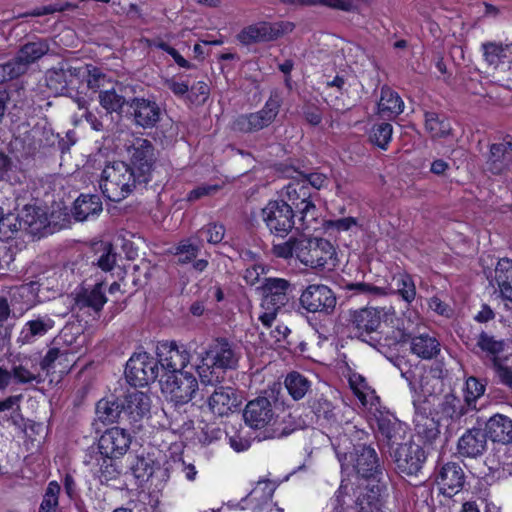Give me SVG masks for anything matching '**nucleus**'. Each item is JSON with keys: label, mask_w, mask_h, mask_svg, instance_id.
<instances>
[{"label": "nucleus", "mask_w": 512, "mask_h": 512, "mask_svg": "<svg viewBox=\"0 0 512 512\" xmlns=\"http://www.w3.org/2000/svg\"><path fill=\"white\" fill-rule=\"evenodd\" d=\"M436 482L442 487L444 494L452 495L463 488L465 474L458 463L448 462L439 469Z\"/></svg>", "instance_id": "7c9ffc66"}, {"label": "nucleus", "mask_w": 512, "mask_h": 512, "mask_svg": "<svg viewBox=\"0 0 512 512\" xmlns=\"http://www.w3.org/2000/svg\"><path fill=\"white\" fill-rule=\"evenodd\" d=\"M509 45H503L496 42H486L482 44L483 55L486 62L490 65H498L506 58V50Z\"/></svg>", "instance_id": "5fc2aeb1"}, {"label": "nucleus", "mask_w": 512, "mask_h": 512, "mask_svg": "<svg viewBox=\"0 0 512 512\" xmlns=\"http://www.w3.org/2000/svg\"><path fill=\"white\" fill-rule=\"evenodd\" d=\"M106 302L103 282L96 283L92 288H82L75 298V305L80 310L89 309L96 315H99Z\"/></svg>", "instance_id": "473e14b6"}, {"label": "nucleus", "mask_w": 512, "mask_h": 512, "mask_svg": "<svg viewBox=\"0 0 512 512\" xmlns=\"http://www.w3.org/2000/svg\"><path fill=\"white\" fill-rule=\"evenodd\" d=\"M159 375V363L149 353H134L126 363L125 377L134 387H143L154 382Z\"/></svg>", "instance_id": "f8f14e48"}, {"label": "nucleus", "mask_w": 512, "mask_h": 512, "mask_svg": "<svg viewBox=\"0 0 512 512\" xmlns=\"http://www.w3.org/2000/svg\"><path fill=\"white\" fill-rule=\"evenodd\" d=\"M415 433L425 444L432 445L440 437V424L426 415H417L414 419Z\"/></svg>", "instance_id": "58836bf2"}, {"label": "nucleus", "mask_w": 512, "mask_h": 512, "mask_svg": "<svg viewBox=\"0 0 512 512\" xmlns=\"http://www.w3.org/2000/svg\"><path fill=\"white\" fill-rule=\"evenodd\" d=\"M200 252V246L193 244L190 240H183L175 247L176 263L185 265L196 259Z\"/></svg>", "instance_id": "603ef678"}, {"label": "nucleus", "mask_w": 512, "mask_h": 512, "mask_svg": "<svg viewBox=\"0 0 512 512\" xmlns=\"http://www.w3.org/2000/svg\"><path fill=\"white\" fill-rule=\"evenodd\" d=\"M378 405H374L373 409L369 411L376 420L379 433L386 439L389 450H391L394 445H399L403 439L404 424L393 414L381 411Z\"/></svg>", "instance_id": "5701e85b"}, {"label": "nucleus", "mask_w": 512, "mask_h": 512, "mask_svg": "<svg viewBox=\"0 0 512 512\" xmlns=\"http://www.w3.org/2000/svg\"><path fill=\"white\" fill-rule=\"evenodd\" d=\"M393 127L391 124L382 122L373 125L370 133V141L379 148L386 150L392 138Z\"/></svg>", "instance_id": "3c124183"}, {"label": "nucleus", "mask_w": 512, "mask_h": 512, "mask_svg": "<svg viewBox=\"0 0 512 512\" xmlns=\"http://www.w3.org/2000/svg\"><path fill=\"white\" fill-rule=\"evenodd\" d=\"M404 103L397 92L390 87L381 88V97L378 102V113L383 118H394L403 112Z\"/></svg>", "instance_id": "e433bc0d"}, {"label": "nucleus", "mask_w": 512, "mask_h": 512, "mask_svg": "<svg viewBox=\"0 0 512 512\" xmlns=\"http://www.w3.org/2000/svg\"><path fill=\"white\" fill-rule=\"evenodd\" d=\"M189 99L191 102L204 103L209 96L210 89L206 82L199 81L189 88Z\"/></svg>", "instance_id": "0e129e2a"}, {"label": "nucleus", "mask_w": 512, "mask_h": 512, "mask_svg": "<svg viewBox=\"0 0 512 512\" xmlns=\"http://www.w3.org/2000/svg\"><path fill=\"white\" fill-rule=\"evenodd\" d=\"M50 50V45L47 39L38 38L35 41H30L22 45L13 58L14 62L20 68L21 74H25L29 66L38 61Z\"/></svg>", "instance_id": "c756f323"}, {"label": "nucleus", "mask_w": 512, "mask_h": 512, "mask_svg": "<svg viewBox=\"0 0 512 512\" xmlns=\"http://www.w3.org/2000/svg\"><path fill=\"white\" fill-rule=\"evenodd\" d=\"M196 371L204 385H217L227 370L236 369L240 354L225 338H218L199 354Z\"/></svg>", "instance_id": "f03ea898"}, {"label": "nucleus", "mask_w": 512, "mask_h": 512, "mask_svg": "<svg viewBox=\"0 0 512 512\" xmlns=\"http://www.w3.org/2000/svg\"><path fill=\"white\" fill-rule=\"evenodd\" d=\"M356 508L344 507L343 512H379L381 493L378 485L357 487L353 492Z\"/></svg>", "instance_id": "c85d7f7f"}, {"label": "nucleus", "mask_w": 512, "mask_h": 512, "mask_svg": "<svg viewBox=\"0 0 512 512\" xmlns=\"http://www.w3.org/2000/svg\"><path fill=\"white\" fill-rule=\"evenodd\" d=\"M131 444L130 434L125 429L113 427L106 430L98 441L99 452L102 456L120 457L124 455Z\"/></svg>", "instance_id": "b1692460"}, {"label": "nucleus", "mask_w": 512, "mask_h": 512, "mask_svg": "<svg viewBox=\"0 0 512 512\" xmlns=\"http://www.w3.org/2000/svg\"><path fill=\"white\" fill-rule=\"evenodd\" d=\"M287 205L298 216L300 227L297 229H310L317 220V209L311 200V192L305 181H293L286 186Z\"/></svg>", "instance_id": "0eeeda50"}, {"label": "nucleus", "mask_w": 512, "mask_h": 512, "mask_svg": "<svg viewBox=\"0 0 512 512\" xmlns=\"http://www.w3.org/2000/svg\"><path fill=\"white\" fill-rule=\"evenodd\" d=\"M468 406L454 394H447L442 403V412L451 419H460L468 411Z\"/></svg>", "instance_id": "8fccbe9b"}, {"label": "nucleus", "mask_w": 512, "mask_h": 512, "mask_svg": "<svg viewBox=\"0 0 512 512\" xmlns=\"http://www.w3.org/2000/svg\"><path fill=\"white\" fill-rule=\"evenodd\" d=\"M133 92V87L123 85L117 88L100 91L98 96L99 104L109 114L117 113L119 116L125 115Z\"/></svg>", "instance_id": "393cba45"}, {"label": "nucleus", "mask_w": 512, "mask_h": 512, "mask_svg": "<svg viewBox=\"0 0 512 512\" xmlns=\"http://www.w3.org/2000/svg\"><path fill=\"white\" fill-rule=\"evenodd\" d=\"M161 116L162 109L153 97L145 98L133 92L125 117L131 119L135 126L143 129L154 128L161 120Z\"/></svg>", "instance_id": "4468645a"}, {"label": "nucleus", "mask_w": 512, "mask_h": 512, "mask_svg": "<svg viewBox=\"0 0 512 512\" xmlns=\"http://www.w3.org/2000/svg\"><path fill=\"white\" fill-rule=\"evenodd\" d=\"M301 307L309 313L330 315L337 304L335 293L324 284L308 285L300 295Z\"/></svg>", "instance_id": "dca6fc26"}, {"label": "nucleus", "mask_w": 512, "mask_h": 512, "mask_svg": "<svg viewBox=\"0 0 512 512\" xmlns=\"http://www.w3.org/2000/svg\"><path fill=\"white\" fill-rule=\"evenodd\" d=\"M163 377L161 390L175 405L187 404L198 390L197 379L191 373L164 374Z\"/></svg>", "instance_id": "2eb2a0df"}, {"label": "nucleus", "mask_w": 512, "mask_h": 512, "mask_svg": "<svg viewBox=\"0 0 512 512\" xmlns=\"http://www.w3.org/2000/svg\"><path fill=\"white\" fill-rule=\"evenodd\" d=\"M225 232L226 230L223 224L212 222L198 230L197 236H204L210 244H219L223 240Z\"/></svg>", "instance_id": "13d9d810"}, {"label": "nucleus", "mask_w": 512, "mask_h": 512, "mask_svg": "<svg viewBox=\"0 0 512 512\" xmlns=\"http://www.w3.org/2000/svg\"><path fill=\"white\" fill-rule=\"evenodd\" d=\"M512 161L510 153L506 150L505 144L495 143L490 146L487 159V169L494 175L504 173Z\"/></svg>", "instance_id": "ea45409f"}, {"label": "nucleus", "mask_w": 512, "mask_h": 512, "mask_svg": "<svg viewBox=\"0 0 512 512\" xmlns=\"http://www.w3.org/2000/svg\"><path fill=\"white\" fill-rule=\"evenodd\" d=\"M281 103V97L277 93L271 94L261 110L237 116L231 124L232 130L240 133H255L267 128L279 114Z\"/></svg>", "instance_id": "6e6552de"}, {"label": "nucleus", "mask_w": 512, "mask_h": 512, "mask_svg": "<svg viewBox=\"0 0 512 512\" xmlns=\"http://www.w3.org/2000/svg\"><path fill=\"white\" fill-rule=\"evenodd\" d=\"M114 457L103 456L100 468L98 471V478L102 484H107L111 480H115L119 475L120 471L115 464Z\"/></svg>", "instance_id": "bf43d9fd"}, {"label": "nucleus", "mask_w": 512, "mask_h": 512, "mask_svg": "<svg viewBox=\"0 0 512 512\" xmlns=\"http://www.w3.org/2000/svg\"><path fill=\"white\" fill-rule=\"evenodd\" d=\"M81 65L75 66L71 62H61L58 66L47 70L45 74L46 86L55 94L72 95L84 93V74Z\"/></svg>", "instance_id": "39448f33"}, {"label": "nucleus", "mask_w": 512, "mask_h": 512, "mask_svg": "<svg viewBox=\"0 0 512 512\" xmlns=\"http://www.w3.org/2000/svg\"><path fill=\"white\" fill-rule=\"evenodd\" d=\"M349 384L354 394L365 408L372 410L374 405L379 404V397L375 395L374 391L370 390L363 376L353 374L349 378Z\"/></svg>", "instance_id": "a19ab883"}, {"label": "nucleus", "mask_w": 512, "mask_h": 512, "mask_svg": "<svg viewBox=\"0 0 512 512\" xmlns=\"http://www.w3.org/2000/svg\"><path fill=\"white\" fill-rule=\"evenodd\" d=\"M298 174L300 176L299 181H305L306 186L310 185L316 190L321 189L327 183V177L323 173L312 172L304 174L303 172H299Z\"/></svg>", "instance_id": "338daca9"}, {"label": "nucleus", "mask_w": 512, "mask_h": 512, "mask_svg": "<svg viewBox=\"0 0 512 512\" xmlns=\"http://www.w3.org/2000/svg\"><path fill=\"white\" fill-rule=\"evenodd\" d=\"M424 116L425 129L432 138H445L451 134V123L446 116L432 111H426Z\"/></svg>", "instance_id": "37998d69"}, {"label": "nucleus", "mask_w": 512, "mask_h": 512, "mask_svg": "<svg viewBox=\"0 0 512 512\" xmlns=\"http://www.w3.org/2000/svg\"><path fill=\"white\" fill-rule=\"evenodd\" d=\"M69 355L71 354L69 353L67 348H50L40 362L41 369L49 371L50 369L55 367L56 361H59V363H61L62 361H68Z\"/></svg>", "instance_id": "052dcab7"}, {"label": "nucleus", "mask_w": 512, "mask_h": 512, "mask_svg": "<svg viewBox=\"0 0 512 512\" xmlns=\"http://www.w3.org/2000/svg\"><path fill=\"white\" fill-rule=\"evenodd\" d=\"M20 222L17 214L5 212L0 206V240H9L15 238L20 232Z\"/></svg>", "instance_id": "de8ad7c7"}, {"label": "nucleus", "mask_w": 512, "mask_h": 512, "mask_svg": "<svg viewBox=\"0 0 512 512\" xmlns=\"http://www.w3.org/2000/svg\"><path fill=\"white\" fill-rule=\"evenodd\" d=\"M20 222V232H25L32 236L43 237L52 234L54 229L48 219L47 212L35 205H25L17 213Z\"/></svg>", "instance_id": "aec40b11"}, {"label": "nucleus", "mask_w": 512, "mask_h": 512, "mask_svg": "<svg viewBox=\"0 0 512 512\" xmlns=\"http://www.w3.org/2000/svg\"><path fill=\"white\" fill-rule=\"evenodd\" d=\"M81 70L85 71L84 89L87 88L88 90L97 92L100 88L105 86L107 76L100 68L90 64H85L81 65Z\"/></svg>", "instance_id": "09e8293b"}, {"label": "nucleus", "mask_w": 512, "mask_h": 512, "mask_svg": "<svg viewBox=\"0 0 512 512\" xmlns=\"http://www.w3.org/2000/svg\"><path fill=\"white\" fill-rule=\"evenodd\" d=\"M389 453L398 472L407 476H418L427 459L425 449L412 441L400 443Z\"/></svg>", "instance_id": "ddd939ff"}, {"label": "nucleus", "mask_w": 512, "mask_h": 512, "mask_svg": "<svg viewBox=\"0 0 512 512\" xmlns=\"http://www.w3.org/2000/svg\"><path fill=\"white\" fill-rule=\"evenodd\" d=\"M138 174L125 162L108 164L102 171L100 188L103 195L113 202H120L139 185Z\"/></svg>", "instance_id": "20e7f679"}, {"label": "nucleus", "mask_w": 512, "mask_h": 512, "mask_svg": "<svg viewBox=\"0 0 512 512\" xmlns=\"http://www.w3.org/2000/svg\"><path fill=\"white\" fill-rule=\"evenodd\" d=\"M123 404V416L129 424L138 423L150 410V399L141 391H134L121 399Z\"/></svg>", "instance_id": "2f4dec72"}, {"label": "nucleus", "mask_w": 512, "mask_h": 512, "mask_svg": "<svg viewBox=\"0 0 512 512\" xmlns=\"http://www.w3.org/2000/svg\"><path fill=\"white\" fill-rule=\"evenodd\" d=\"M344 507L356 508V504L353 503V496L347 492L346 485H340L339 489L335 494V512H343Z\"/></svg>", "instance_id": "e2e57ef3"}, {"label": "nucleus", "mask_w": 512, "mask_h": 512, "mask_svg": "<svg viewBox=\"0 0 512 512\" xmlns=\"http://www.w3.org/2000/svg\"><path fill=\"white\" fill-rule=\"evenodd\" d=\"M476 347L486 353L493 364L494 360L499 361L498 355L504 351L505 343L503 340H496L487 332L482 331L478 335Z\"/></svg>", "instance_id": "49530a36"}, {"label": "nucleus", "mask_w": 512, "mask_h": 512, "mask_svg": "<svg viewBox=\"0 0 512 512\" xmlns=\"http://www.w3.org/2000/svg\"><path fill=\"white\" fill-rule=\"evenodd\" d=\"M493 442L512 443V420L502 414H495L486 422L484 430Z\"/></svg>", "instance_id": "72a5a7b5"}, {"label": "nucleus", "mask_w": 512, "mask_h": 512, "mask_svg": "<svg viewBox=\"0 0 512 512\" xmlns=\"http://www.w3.org/2000/svg\"><path fill=\"white\" fill-rule=\"evenodd\" d=\"M348 290L356 291L360 294H373V295H385L387 294L386 288L375 286L365 282L350 283L347 284Z\"/></svg>", "instance_id": "69168bd1"}, {"label": "nucleus", "mask_w": 512, "mask_h": 512, "mask_svg": "<svg viewBox=\"0 0 512 512\" xmlns=\"http://www.w3.org/2000/svg\"><path fill=\"white\" fill-rule=\"evenodd\" d=\"M487 450V434L481 428H470L458 439L457 454L463 458L476 459Z\"/></svg>", "instance_id": "a878e982"}, {"label": "nucleus", "mask_w": 512, "mask_h": 512, "mask_svg": "<svg viewBox=\"0 0 512 512\" xmlns=\"http://www.w3.org/2000/svg\"><path fill=\"white\" fill-rule=\"evenodd\" d=\"M298 253V260L313 269L332 270L337 265L334 246L323 238H302Z\"/></svg>", "instance_id": "423d86ee"}, {"label": "nucleus", "mask_w": 512, "mask_h": 512, "mask_svg": "<svg viewBox=\"0 0 512 512\" xmlns=\"http://www.w3.org/2000/svg\"><path fill=\"white\" fill-rule=\"evenodd\" d=\"M54 327V320L48 315L39 316L28 321L20 332L17 342L24 345L34 342L37 337L44 336Z\"/></svg>", "instance_id": "f704fd0d"}, {"label": "nucleus", "mask_w": 512, "mask_h": 512, "mask_svg": "<svg viewBox=\"0 0 512 512\" xmlns=\"http://www.w3.org/2000/svg\"><path fill=\"white\" fill-rule=\"evenodd\" d=\"M156 355L165 374L183 373L182 370L189 364L191 358L189 351L175 341L159 342L156 346Z\"/></svg>", "instance_id": "a211bd4d"}, {"label": "nucleus", "mask_w": 512, "mask_h": 512, "mask_svg": "<svg viewBox=\"0 0 512 512\" xmlns=\"http://www.w3.org/2000/svg\"><path fill=\"white\" fill-rule=\"evenodd\" d=\"M485 392V384H483L478 378L476 377H469L466 380V395H465V402L468 407H471L472 409H476L475 402L476 400L481 397Z\"/></svg>", "instance_id": "4d7b16f0"}, {"label": "nucleus", "mask_w": 512, "mask_h": 512, "mask_svg": "<svg viewBox=\"0 0 512 512\" xmlns=\"http://www.w3.org/2000/svg\"><path fill=\"white\" fill-rule=\"evenodd\" d=\"M281 386H273L263 390L256 398L248 401L243 411L245 424L254 430H260L259 440L279 439L290 435L294 428L280 421L276 408L280 401Z\"/></svg>", "instance_id": "f257e3e1"}, {"label": "nucleus", "mask_w": 512, "mask_h": 512, "mask_svg": "<svg viewBox=\"0 0 512 512\" xmlns=\"http://www.w3.org/2000/svg\"><path fill=\"white\" fill-rule=\"evenodd\" d=\"M285 387L294 400H300L310 391L311 382L301 373L293 371L286 376Z\"/></svg>", "instance_id": "a18cd8bd"}, {"label": "nucleus", "mask_w": 512, "mask_h": 512, "mask_svg": "<svg viewBox=\"0 0 512 512\" xmlns=\"http://www.w3.org/2000/svg\"><path fill=\"white\" fill-rule=\"evenodd\" d=\"M350 458L357 474L363 478L376 479L383 474V465L380 463L376 450L371 445H354Z\"/></svg>", "instance_id": "412c9836"}, {"label": "nucleus", "mask_w": 512, "mask_h": 512, "mask_svg": "<svg viewBox=\"0 0 512 512\" xmlns=\"http://www.w3.org/2000/svg\"><path fill=\"white\" fill-rule=\"evenodd\" d=\"M123 404L118 398H103L96 404V415L99 421L111 424L124 420Z\"/></svg>", "instance_id": "4c0bfd02"}, {"label": "nucleus", "mask_w": 512, "mask_h": 512, "mask_svg": "<svg viewBox=\"0 0 512 512\" xmlns=\"http://www.w3.org/2000/svg\"><path fill=\"white\" fill-rule=\"evenodd\" d=\"M309 409L315 417L318 425L337 431L343 424L346 425L345 430L355 428L344 415L339 406H336L323 393L315 392L307 402Z\"/></svg>", "instance_id": "9b49d317"}, {"label": "nucleus", "mask_w": 512, "mask_h": 512, "mask_svg": "<svg viewBox=\"0 0 512 512\" xmlns=\"http://www.w3.org/2000/svg\"><path fill=\"white\" fill-rule=\"evenodd\" d=\"M116 264V253L111 244H105L103 252L96 261V265L103 271H111Z\"/></svg>", "instance_id": "680f3d73"}, {"label": "nucleus", "mask_w": 512, "mask_h": 512, "mask_svg": "<svg viewBox=\"0 0 512 512\" xmlns=\"http://www.w3.org/2000/svg\"><path fill=\"white\" fill-rule=\"evenodd\" d=\"M60 489V485L56 481H51L48 484L38 512H58Z\"/></svg>", "instance_id": "864d4df0"}, {"label": "nucleus", "mask_w": 512, "mask_h": 512, "mask_svg": "<svg viewBox=\"0 0 512 512\" xmlns=\"http://www.w3.org/2000/svg\"><path fill=\"white\" fill-rule=\"evenodd\" d=\"M210 411L217 416H228L233 413L241 404L237 391L228 386H219L208 398Z\"/></svg>", "instance_id": "bb28decb"}, {"label": "nucleus", "mask_w": 512, "mask_h": 512, "mask_svg": "<svg viewBox=\"0 0 512 512\" xmlns=\"http://www.w3.org/2000/svg\"><path fill=\"white\" fill-rule=\"evenodd\" d=\"M489 284L494 293L507 301H512V259H500L494 269V275L489 277Z\"/></svg>", "instance_id": "cd10ccee"}, {"label": "nucleus", "mask_w": 512, "mask_h": 512, "mask_svg": "<svg viewBox=\"0 0 512 512\" xmlns=\"http://www.w3.org/2000/svg\"><path fill=\"white\" fill-rule=\"evenodd\" d=\"M394 343L411 341V352L422 359H432L440 352L439 341L428 334L412 337L410 333L402 329L392 331Z\"/></svg>", "instance_id": "4be33fe9"}, {"label": "nucleus", "mask_w": 512, "mask_h": 512, "mask_svg": "<svg viewBox=\"0 0 512 512\" xmlns=\"http://www.w3.org/2000/svg\"><path fill=\"white\" fill-rule=\"evenodd\" d=\"M130 168L138 174L139 185L147 184L151 179L153 165L155 163V154L153 144L147 140L138 138L134 141L131 148Z\"/></svg>", "instance_id": "6ab92c4d"}, {"label": "nucleus", "mask_w": 512, "mask_h": 512, "mask_svg": "<svg viewBox=\"0 0 512 512\" xmlns=\"http://www.w3.org/2000/svg\"><path fill=\"white\" fill-rule=\"evenodd\" d=\"M381 325V311L376 308H362L350 312L349 327L354 335L370 345L379 340L372 334L378 333Z\"/></svg>", "instance_id": "f3484780"}, {"label": "nucleus", "mask_w": 512, "mask_h": 512, "mask_svg": "<svg viewBox=\"0 0 512 512\" xmlns=\"http://www.w3.org/2000/svg\"><path fill=\"white\" fill-rule=\"evenodd\" d=\"M102 211V202L97 195L79 196L73 208V215L78 221H85L90 215H96Z\"/></svg>", "instance_id": "79ce46f5"}, {"label": "nucleus", "mask_w": 512, "mask_h": 512, "mask_svg": "<svg viewBox=\"0 0 512 512\" xmlns=\"http://www.w3.org/2000/svg\"><path fill=\"white\" fill-rule=\"evenodd\" d=\"M295 286L289 280L279 277H265L257 290L261 294L260 307L263 312L259 321L271 327L278 313L294 298Z\"/></svg>", "instance_id": "7ed1b4c3"}, {"label": "nucleus", "mask_w": 512, "mask_h": 512, "mask_svg": "<svg viewBox=\"0 0 512 512\" xmlns=\"http://www.w3.org/2000/svg\"><path fill=\"white\" fill-rule=\"evenodd\" d=\"M294 28L295 24L289 21H260L244 27L237 38L243 45L273 42L291 33Z\"/></svg>", "instance_id": "1a4fd4ad"}, {"label": "nucleus", "mask_w": 512, "mask_h": 512, "mask_svg": "<svg viewBox=\"0 0 512 512\" xmlns=\"http://www.w3.org/2000/svg\"><path fill=\"white\" fill-rule=\"evenodd\" d=\"M300 244L301 239L291 237L286 242L274 244L272 247V252L276 257L279 258L289 259L295 256L298 259Z\"/></svg>", "instance_id": "6e6d98bb"}, {"label": "nucleus", "mask_w": 512, "mask_h": 512, "mask_svg": "<svg viewBox=\"0 0 512 512\" xmlns=\"http://www.w3.org/2000/svg\"><path fill=\"white\" fill-rule=\"evenodd\" d=\"M387 293H397L403 300L410 303L415 299L416 288L412 278L405 273H398L392 277Z\"/></svg>", "instance_id": "c03bdc74"}, {"label": "nucleus", "mask_w": 512, "mask_h": 512, "mask_svg": "<svg viewBox=\"0 0 512 512\" xmlns=\"http://www.w3.org/2000/svg\"><path fill=\"white\" fill-rule=\"evenodd\" d=\"M292 206L284 200H271L261 210V217L271 234L286 237L295 227V217Z\"/></svg>", "instance_id": "9d476101"}, {"label": "nucleus", "mask_w": 512, "mask_h": 512, "mask_svg": "<svg viewBox=\"0 0 512 512\" xmlns=\"http://www.w3.org/2000/svg\"><path fill=\"white\" fill-rule=\"evenodd\" d=\"M129 469L138 481L146 482L155 472L161 470V464L153 454L147 453L135 456Z\"/></svg>", "instance_id": "c9c22d12"}, {"label": "nucleus", "mask_w": 512, "mask_h": 512, "mask_svg": "<svg viewBox=\"0 0 512 512\" xmlns=\"http://www.w3.org/2000/svg\"><path fill=\"white\" fill-rule=\"evenodd\" d=\"M19 68L13 59L0 65V83L20 77L22 74Z\"/></svg>", "instance_id": "774afa93"}]
</instances>
